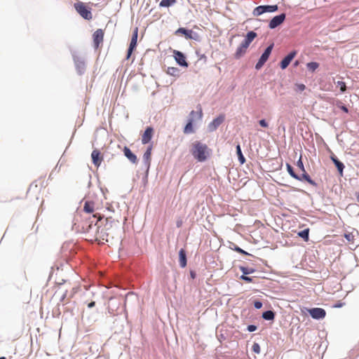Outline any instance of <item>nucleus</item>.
Masks as SVG:
<instances>
[{
	"instance_id": "obj_1",
	"label": "nucleus",
	"mask_w": 359,
	"mask_h": 359,
	"mask_svg": "<svg viewBox=\"0 0 359 359\" xmlns=\"http://www.w3.org/2000/svg\"><path fill=\"white\" fill-rule=\"evenodd\" d=\"M100 212L93 214L89 224H83L82 229L86 233V240L99 244L109 242L118 234L119 231V222L111 217H106Z\"/></svg>"
},
{
	"instance_id": "obj_2",
	"label": "nucleus",
	"mask_w": 359,
	"mask_h": 359,
	"mask_svg": "<svg viewBox=\"0 0 359 359\" xmlns=\"http://www.w3.org/2000/svg\"><path fill=\"white\" fill-rule=\"evenodd\" d=\"M211 150L208 147L199 141H195L191 144V153L199 162L205 161L210 154Z\"/></svg>"
},
{
	"instance_id": "obj_3",
	"label": "nucleus",
	"mask_w": 359,
	"mask_h": 359,
	"mask_svg": "<svg viewBox=\"0 0 359 359\" xmlns=\"http://www.w3.org/2000/svg\"><path fill=\"white\" fill-rule=\"evenodd\" d=\"M74 8L83 19L88 20L93 19L91 8L86 4L79 1L74 3Z\"/></svg>"
},
{
	"instance_id": "obj_4",
	"label": "nucleus",
	"mask_w": 359,
	"mask_h": 359,
	"mask_svg": "<svg viewBox=\"0 0 359 359\" xmlns=\"http://www.w3.org/2000/svg\"><path fill=\"white\" fill-rule=\"evenodd\" d=\"M104 32L102 29H97L93 34V46L95 49L99 48L104 40Z\"/></svg>"
},
{
	"instance_id": "obj_5",
	"label": "nucleus",
	"mask_w": 359,
	"mask_h": 359,
	"mask_svg": "<svg viewBox=\"0 0 359 359\" xmlns=\"http://www.w3.org/2000/svg\"><path fill=\"white\" fill-rule=\"evenodd\" d=\"M273 47V44H271L266 48L265 51L262 53L259 61L257 62V63L255 65V68L257 69H261L263 67V65H264V63L267 61V60L269 57V55L271 53Z\"/></svg>"
},
{
	"instance_id": "obj_6",
	"label": "nucleus",
	"mask_w": 359,
	"mask_h": 359,
	"mask_svg": "<svg viewBox=\"0 0 359 359\" xmlns=\"http://www.w3.org/2000/svg\"><path fill=\"white\" fill-rule=\"evenodd\" d=\"M137 36H138V28L136 27L133 33L130 46H129V48L128 50V53H127V56H126L127 60H128L130 57L131 54L133 53V50L136 48Z\"/></svg>"
},
{
	"instance_id": "obj_7",
	"label": "nucleus",
	"mask_w": 359,
	"mask_h": 359,
	"mask_svg": "<svg viewBox=\"0 0 359 359\" xmlns=\"http://www.w3.org/2000/svg\"><path fill=\"white\" fill-rule=\"evenodd\" d=\"M311 316L314 319H323L326 316V312L321 308H313L308 310Z\"/></svg>"
},
{
	"instance_id": "obj_8",
	"label": "nucleus",
	"mask_w": 359,
	"mask_h": 359,
	"mask_svg": "<svg viewBox=\"0 0 359 359\" xmlns=\"http://www.w3.org/2000/svg\"><path fill=\"white\" fill-rule=\"evenodd\" d=\"M173 54L175 59L178 65H180L182 67H188V63L186 61V57L182 52L175 50L173 51Z\"/></svg>"
},
{
	"instance_id": "obj_9",
	"label": "nucleus",
	"mask_w": 359,
	"mask_h": 359,
	"mask_svg": "<svg viewBox=\"0 0 359 359\" xmlns=\"http://www.w3.org/2000/svg\"><path fill=\"white\" fill-rule=\"evenodd\" d=\"M285 18V15L284 13L273 17L269 22V27L271 29L276 28V27L279 26L280 24L283 22Z\"/></svg>"
},
{
	"instance_id": "obj_10",
	"label": "nucleus",
	"mask_w": 359,
	"mask_h": 359,
	"mask_svg": "<svg viewBox=\"0 0 359 359\" xmlns=\"http://www.w3.org/2000/svg\"><path fill=\"white\" fill-rule=\"evenodd\" d=\"M91 158L93 164L97 168L103 161V156L98 149H94L91 153Z\"/></svg>"
},
{
	"instance_id": "obj_11",
	"label": "nucleus",
	"mask_w": 359,
	"mask_h": 359,
	"mask_svg": "<svg viewBox=\"0 0 359 359\" xmlns=\"http://www.w3.org/2000/svg\"><path fill=\"white\" fill-rule=\"evenodd\" d=\"M296 51H292L286 57H285L280 63V68L282 69H286L291 62V61L293 60V58L296 56Z\"/></svg>"
},
{
	"instance_id": "obj_12",
	"label": "nucleus",
	"mask_w": 359,
	"mask_h": 359,
	"mask_svg": "<svg viewBox=\"0 0 359 359\" xmlns=\"http://www.w3.org/2000/svg\"><path fill=\"white\" fill-rule=\"evenodd\" d=\"M203 117V110L201 105L198 106V110L194 111L192 110L189 114V118L188 121H191L194 122L196 120H201Z\"/></svg>"
},
{
	"instance_id": "obj_13",
	"label": "nucleus",
	"mask_w": 359,
	"mask_h": 359,
	"mask_svg": "<svg viewBox=\"0 0 359 359\" xmlns=\"http://www.w3.org/2000/svg\"><path fill=\"white\" fill-rule=\"evenodd\" d=\"M154 134V129L151 127H148L145 130L142 136V142L145 144L150 142Z\"/></svg>"
},
{
	"instance_id": "obj_14",
	"label": "nucleus",
	"mask_w": 359,
	"mask_h": 359,
	"mask_svg": "<svg viewBox=\"0 0 359 359\" xmlns=\"http://www.w3.org/2000/svg\"><path fill=\"white\" fill-rule=\"evenodd\" d=\"M97 208H95V203L93 201H86L83 205V211L87 214H95Z\"/></svg>"
},
{
	"instance_id": "obj_15",
	"label": "nucleus",
	"mask_w": 359,
	"mask_h": 359,
	"mask_svg": "<svg viewBox=\"0 0 359 359\" xmlns=\"http://www.w3.org/2000/svg\"><path fill=\"white\" fill-rule=\"evenodd\" d=\"M224 120V116L220 115L215 118L210 124L209 128L211 131L215 130L218 126H219Z\"/></svg>"
},
{
	"instance_id": "obj_16",
	"label": "nucleus",
	"mask_w": 359,
	"mask_h": 359,
	"mask_svg": "<svg viewBox=\"0 0 359 359\" xmlns=\"http://www.w3.org/2000/svg\"><path fill=\"white\" fill-rule=\"evenodd\" d=\"M123 153L126 157L133 163H137V156L131 151V150L127 147H124Z\"/></svg>"
},
{
	"instance_id": "obj_17",
	"label": "nucleus",
	"mask_w": 359,
	"mask_h": 359,
	"mask_svg": "<svg viewBox=\"0 0 359 359\" xmlns=\"http://www.w3.org/2000/svg\"><path fill=\"white\" fill-rule=\"evenodd\" d=\"M256 36L257 34L255 32H249L247 34L245 39L241 43L248 48L251 42L256 38Z\"/></svg>"
},
{
	"instance_id": "obj_18",
	"label": "nucleus",
	"mask_w": 359,
	"mask_h": 359,
	"mask_svg": "<svg viewBox=\"0 0 359 359\" xmlns=\"http://www.w3.org/2000/svg\"><path fill=\"white\" fill-rule=\"evenodd\" d=\"M183 34L187 39H191L194 38L193 36H192L193 31L192 30H189V29H185L184 27H180L177 30H176L175 34L177 35V34Z\"/></svg>"
},
{
	"instance_id": "obj_19",
	"label": "nucleus",
	"mask_w": 359,
	"mask_h": 359,
	"mask_svg": "<svg viewBox=\"0 0 359 359\" xmlns=\"http://www.w3.org/2000/svg\"><path fill=\"white\" fill-rule=\"evenodd\" d=\"M248 48V47L241 43L236 49L234 54L235 58L239 59L243 57L245 54Z\"/></svg>"
},
{
	"instance_id": "obj_20",
	"label": "nucleus",
	"mask_w": 359,
	"mask_h": 359,
	"mask_svg": "<svg viewBox=\"0 0 359 359\" xmlns=\"http://www.w3.org/2000/svg\"><path fill=\"white\" fill-rule=\"evenodd\" d=\"M331 159L333 161V163H334V165H336L340 175L343 176V170L344 168V165L343 164V163L339 161L334 155H332L331 156Z\"/></svg>"
},
{
	"instance_id": "obj_21",
	"label": "nucleus",
	"mask_w": 359,
	"mask_h": 359,
	"mask_svg": "<svg viewBox=\"0 0 359 359\" xmlns=\"http://www.w3.org/2000/svg\"><path fill=\"white\" fill-rule=\"evenodd\" d=\"M179 262L181 267L184 268L187 266L186 251L181 249L179 252Z\"/></svg>"
},
{
	"instance_id": "obj_22",
	"label": "nucleus",
	"mask_w": 359,
	"mask_h": 359,
	"mask_svg": "<svg viewBox=\"0 0 359 359\" xmlns=\"http://www.w3.org/2000/svg\"><path fill=\"white\" fill-rule=\"evenodd\" d=\"M151 150H152V145H150L143 156V160L145 162V163L149 166L151 163Z\"/></svg>"
},
{
	"instance_id": "obj_23",
	"label": "nucleus",
	"mask_w": 359,
	"mask_h": 359,
	"mask_svg": "<svg viewBox=\"0 0 359 359\" xmlns=\"http://www.w3.org/2000/svg\"><path fill=\"white\" fill-rule=\"evenodd\" d=\"M193 123L194 122H192L191 121H188V123L185 126L183 130L184 134H190L194 133Z\"/></svg>"
},
{
	"instance_id": "obj_24",
	"label": "nucleus",
	"mask_w": 359,
	"mask_h": 359,
	"mask_svg": "<svg viewBox=\"0 0 359 359\" xmlns=\"http://www.w3.org/2000/svg\"><path fill=\"white\" fill-rule=\"evenodd\" d=\"M286 167L287 172L293 178L298 180H302V178H300V177L294 172L293 168L289 163H287Z\"/></svg>"
},
{
	"instance_id": "obj_25",
	"label": "nucleus",
	"mask_w": 359,
	"mask_h": 359,
	"mask_svg": "<svg viewBox=\"0 0 359 359\" xmlns=\"http://www.w3.org/2000/svg\"><path fill=\"white\" fill-rule=\"evenodd\" d=\"M236 153L238 156V160H239L241 164H243L245 162V158L242 154L240 144H238L236 146Z\"/></svg>"
},
{
	"instance_id": "obj_26",
	"label": "nucleus",
	"mask_w": 359,
	"mask_h": 359,
	"mask_svg": "<svg viewBox=\"0 0 359 359\" xmlns=\"http://www.w3.org/2000/svg\"><path fill=\"white\" fill-rule=\"evenodd\" d=\"M300 178H302V180H304L311 185H316V183L314 182L313 180H311L310 176L306 173V170L303 171V174L302 177H300Z\"/></svg>"
},
{
	"instance_id": "obj_27",
	"label": "nucleus",
	"mask_w": 359,
	"mask_h": 359,
	"mask_svg": "<svg viewBox=\"0 0 359 359\" xmlns=\"http://www.w3.org/2000/svg\"><path fill=\"white\" fill-rule=\"evenodd\" d=\"M274 313L271 311H267L263 313L262 317L265 320H271L274 318Z\"/></svg>"
},
{
	"instance_id": "obj_28",
	"label": "nucleus",
	"mask_w": 359,
	"mask_h": 359,
	"mask_svg": "<svg viewBox=\"0 0 359 359\" xmlns=\"http://www.w3.org/2000/svg\"><path fill=\"white\" fill-rule=\"evenodd\" d=\"M175 2L176 0H162L160 2L159 6L161 7H169L175 4Z\"/></svg>"
},
{
	"instance_id": "obj_29",
	"label": "nucleus",
	"mask_w": 359,
	"mask_h": 359,
	"mask_svg": "<svg viewBox=\"0 0 359 359\" xmlns=\"http://www.w3.org/2000/svg\"><path fill=\"white\" fill-rule=\"evenodd\" d=\"M253 15L255 16H259L263 13H264V6H259L256 7L253 11Z\"/></svg>"
},
{
	"instance_id": "obj_30",
	"label": "nucleus",
	"mask_w": 359,
	"mask_h": 359,
	"mask_svg": "<svg viewBox=\"0 0 359 359\" xmlns=\"http://www.w3.org/2000/svg\"><path fill=\"white\" fill-rule=\"evenodd\" d=\"M306 66L309 70L313 72L318 68L319 64L316 62H311L307 63Z\"/></svg>"
},
{
	"instance_id": "obj_31",
	"label": "nucleus",
	"mask_w": 359,
	"mask_h": 359,
	"mask_svg": "<svg viewBox=\"0 0 359 359\" xmlns=\"http://www.w3.org/2000/svg\"><path fill=\"white\" fill-rule=\"evenodd\" d=\"M309 229H306L303 231H301L298 233V235L304 239V241H307L309 240Z\"/></svg>"
},
{
	"instance_id": "obj_32",
	"label": "nucleus",
	"mask_w": 359,
	"mask_h": 359,
	"mask_svg": "<svg viewBox=\"0 0 359 359\" xmlns=\"http://www.w3.org/2000/svg\"><path fill=\"white\" fill-rule=\"evenodd\" d=\"M264 13H272V12H275L278 10L277 5L264 6Z\"/></svg>"
},
{
	"instance_id": "obj_33",
	"label": "nucleus",
	"mask_w": 359,
	"mask_h": 359,
	"mask_svg": "<svg viewBox=\"0 0 359 359\" xmlns=\"http://www.w3.org/2000/svg\"><path fill=\"white\" fill-rule=\"evenodd\" d=\"M337 86L340 88L341 92L344 93L346 90V85L344 81H337Z\"/></svg>"
},
{
	"instance_id": "obj_34",
	"label": "nucleus",
	"mask_w": 359,
	"mask_h": 359,
	"mask_svg": "<svg viewBox=\"0 0 359 359\" xmlns=\"http://www.w3.org/2000/svg\"><path fill=\"white\" fill-rule=\"evenodd\" d=\"M179 70L176 67H168V74L175 76L178 73Z\"/></svg>"
},
{
	"instance_id": "obj_35",
	"label": "nucleus",
	"mask_w": 359,
	"mask_h": 359,
	"mask_svg": "<svg viewBox=\"0 0 359 359\" xmlns=\"http://www.w3.org/2000/svg\"><path fill=\"white\" fill-rule=\"evenodd\" d=\"M252 350L255 353H257V354L259 353L260 351H261V348H260V346L259 345V344L254 343V344L252 346Z\"/></svg>"
},
{
	"instance_id": "obj_36",
	"label": "nucleus",
	"mask_w": 359,
	"mask_h": 359,
	"mask_svg": "<svg viewBox=\"0 0 359 359\" xmlns=\"http://www.w3.org/2000/svg\"><path fill=\"white\" fill-rule=\"evenodd\" d=\"M297 165L302 172L305 171L304 166L302 161V157H300V158L298 160Z\"/></svg>"
},
{
	"instance_id": "obj_37",
	"label": "nucleus",
	"mask_w": 359,
	"mask_h": 359,
	"mask_svg": "<svg viewBox=\"0 0 359 359\" xmlns=\"http://www.w3.org/2000/svg\"><path fill=\"white\" fill-rule=\"evenodd\" d=\"M296 87H297V90L299 91H303L306 88L305 85L303 83L296 84Z\"/></svg>"
},
{
	"instance_id": "obj_38",
	"label": "nucleus",
	"mask_w": 359,
	"mask_h": 359,
	"mask_svg": "<svg viewBox=\"0 0 359 359\" xmlns=\"http://www.w3.org/2000/svg\"><path fill=\"white\" fill-rule=\"evenodd\" d=\"M259 125L262 127L267 128L269 126L267 122L264 119H262L259 121Z\"/></svg>"
},
{
	"instance_id": "obj_39",
	"label": "nucleus",
	"mask_w": 359,
	"mask_h": 359,
	"mask_svg": "<svg viewBox=\"0 0 359 359\" xmlns=\"http://www.w3.org/2000/svg\"><path fill=\"white\" fill-rule=\"evenodd\" d=\"M235 250L236 252H238V253L240 254H242V255H248V252H246L245 251H244L243 250H242L241 248H240L239 247H236L235 248Z\"/></svg>"
},
{
	"instance_id": "obj_40",
	"label": "nucleus",
	"mask_w": 359,
	"mask_h": 359,
	"mask_svg": "<svg viewBox=\"0 0 359 359\" xmlns=\"http://www.w3.org/2000/svg\"><path fill=\"white\" fill-rule=\"evenodd\" d=\"M241 270L243 273V275L248 274L252 271H250L248 268H245V267H241Z\"/></svg>"
},
{
	"instance_id": "obj_41",
	"label": "nucleus",
	"mask_w": 359,
	"mask_h": 359,
	"mask_svg": "<svg viewBox=\"0 0 359 359\" xmlns=\"http://www.w3.org/2000/svg\"><path fill=\"white\" fill-rule=\"evenodd\" d=\"M254 306H255V307L256 309H261L262 307V303L261 302L256 301L254 303Z\"/></svg>"
},
{
	"instance_id": "obj_42",
	"label": "nucleus",
	"mask_w": 359,
	"mask_h": 359,
	"mask_svg": "<svg viewBox=\"0 0 359 359\" xmlns=\"http://www.w3.org/2000/svg\"><path fill=\"white\" fill-rule=\"evenodd\" d=\"M241 278L244 280H245V281H247V282H251L252 281V278H250L248 276H246L245 275L241 276Z\"/></svg>"
},
{
	"instance_id": "obj_43",
	"label": "nucleus",
	"mask_w": 359,
	"mask_h": 359,
	"mask_svg": "<svg viewBox=\"0 0 359 359\" xmlns=\"http://www.w3.org/2000/svg\"><path fill=\"white\" fill-rule=\"evenodd\" d=\"M256 329H257V327L255 325H251L248 327V330L250 332H254L256 330Z\"/></svg>"
},
{
	"instance_id": "obj_44",
	"label": "nucleus",
	"mask_w": 359,
	"mask_h": 359,
	"mask_svg": "<svg viewBox=\"0 0 359 359\" xmlns=\"http://www.w3.org/2000/svg\"><path fill=\"white\" fill-rule=\"evenodd\" d=\"M95 306V301H91L90 302H89L88 304H87V306L89 308V309H91L93 307H94Z\"/></svg>"
},
{
	"instance_id": "obj_45",
	"label": "nucleus",
	"mask_w": 359,
	"mask_h": 359,
	"mask_svg": "<svg viewBox=\"0 0 359 359\" xmlns=\"http://www.w3.org/2000/svg\"><path fill=\"white\" fill-rule=\"evenodd\" d=\"M345 237L348 241H350L353 236L349 233V234H345Z\"/></svg>"
},
{
	"instance_id": "obj_46",
	"label": "nucleus",
	"mask_w": 359,
	"mask_h": 359,
	"mask_svg": "<svg viewBox=\"0 0 359 359\" xmlns=\"http://www.w3.org/2000/svg\"><path fill=\"white\" fill-rule=\"evenodd\" d=\"M343 305H344V304H342V303H339V304H335V305L334 306V307H335V308H339V307H341Z\"/></svg>"
},
{
	"instance_id": "obj_47",
	"label": "nucleus",
	"mask_w": 359,
	"mask_h": 359,
	"mask_svg": "<svg viewBox=\"0 0 359 359\" xmlns=\"http://www.w3.org/2000/svg\"><path fill=\"white\" fill-rule=\"evenodd\" d=\"M342 110L345 112H348V109L346 107H342Z\"/></svg>"
},
{
	"instance_id": "obj_48",
	"label": "nucleus",
	"mask_w": 359,
	"mask_h": 359,
	"mask_svg": "<svg viewBox=\"0 0 359 359\" xmlns=\"http://www.w3.org/2000/svg\"><path fill=\"white\" fill-rule=\"evenodd\" d=\"M357 201L359 202V193L357 194Z\"/></svg>"
},
{
	"instance_id": "obj_49",
	"label": "nucleus",
	"mask_w": 359,
	"mask_h": 359,
	"mask_svg": "<svg viewBox=\"0 0 359 359\" xmlns=\"http://www.w3.org/2000/svg\"><path fill=\"white\" fill-rule=\"evenodd\" d=\"M298 64H299L298 61H296V62H295V63H294V65H295V66H297V65H298Z\"/></svg>"
},
{
	"instance_id": "obj_50",
	"label": "nucleus",
	"mask_w": 359,
	"mask_h": 359,
	"mask_svg": "<svg viewBox=\"0 0 359 359\" xmlns=\"http://www.w3.org/2000/svg\"><path fill=\"white\" fill-rule=\"evenodd\" d=\"M0 359H6L5 357H0Z\"/></svg>"
},
{
	"instance_id": "obj_51",
	"label": "nucleus",
	"mask_w": 359,
	"mask_h": 359,
	"mask_svg": "<svg viewBox=\"0 0 359 359\" xmlns=\"http://www.w3.org/2000/svg\"><path fill=\"white\" fill-rule=\"evenodd\" d=\"M88 219L90 220L91 219V217H87Z\"/></svg>"
}]
</instances>
